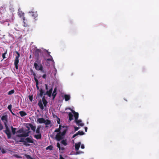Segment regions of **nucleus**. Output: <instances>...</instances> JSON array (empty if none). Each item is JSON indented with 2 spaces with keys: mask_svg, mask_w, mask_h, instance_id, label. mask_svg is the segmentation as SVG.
<instances>
[{
  "mask_svg": "<svg viewBox=\"0 0 159 159\" xmlns=\"http://www.w3.org/2000/svg\"><path fill=\"white\" fill-rule=\"evenodd\" d=\"M18 15L22 19L23 22L25 23V17H24V12L21 11V10L20 8L18 9Z\"/></svg>",
  "mask_w": 159,
  "mask_h": 159,
  "instance_id": "8",
  "label": "nucleus"
},
{
  "mask_svg": "<svg viewBox=\"0 0 159 159\" xmlns=\"http://www.w3.org/2000/svg\"><path fill=\"white\" fill-rule=\"evenodd\" d=\"M3 128V126L0 122V131L2 130Z\"/></svg>",
  "mask_w": 159,
  "mask_h": 159,
  "instance_id": "41",
  "label": "nucleus"
},
{
  "mask_svg": "<svg viewBox=\"0 0 159 159\" xmlns=\"http://www.w3.org/2000/svg\"><path fill=\"white\" fill-rule=\"evenodd\" d=\"M37 60L35 61L34 63H37L38 64H39L40 62V61L39 60V59L36 58Z\"/></svg>",
  "mask_w": 159,
  "mask_h": 159,
  "instance_id": "40",
  "label": "nucleus"
},
{
  "mask_svg": "<svg viewBox=\"0 0 159 159\" xmlns=\"http://www.w3.org/2000/svg\"><path fill=\"white\" fill-rule=\"evenodd\" d=\"M26 128H27V130L28 131H29V130H30V127L28 125V126H26Z\"/></svg>",
  "mask_w": 159,
  "mask_h": 159,
  "instance_id": "50",
  "label": "nucleus"
},
{
  "mask_svg": "<svg viewBox=\"0 0 159 159\" xmlns=\"http://www.w3.org/2000/svg\"><path fill=\"white\" fill-rule=\"evenodd\" d=\"M75 131H77L79 129L80 127H77L76 126H74Z\"/></svg>",
  "mask_w": 159,
  "mask_h": 159,
  "instance_id": "43",
  "label": "nucleus"
},
{
  "mask_svg": "<svg viewBox=\"0 0 159 159\" xmlns=\"http://www.w3.org/2000/svg\"><path fill=\"white\" fill-rule=\"evenodd\" d=\"M13 16H11V19H9V20L10 22H12L13 21Z\"/></svg>",
  "mask_w": 159,
  "mask_h": 159,
  "instance_id": "46",
  "label": "nucleus"
},
{
  "mask_svg": "<svg viewBox=\"0 0 159 159\" xmlns=\"http://www.w3.org/2000/svg\"><path fill=\"white\" fill-rule=\"evenodd\" d=\"M1 120L3 121H5V122H6L7 123V115L3 116H2V117L1 118Z\"/></svg>",
  "mask_w": 159,
  "mask_h": 159,
  "instance_id": "18",
  "label": "nucleus"
},
{
  "mask_svg": "<svg viewBox=\"0 0 159 159\" xmlns=\"http://www.w3.org/2000/svg\"><path fill=\"white\" fill-rule=\"evenodd\" d=\"M53 90V88H51L49 90V91H47L46 93L44 94V95H45L47 94L48 95L49 97H50L51 95V94Z\"/></svg>",
  "mask_w": 159,
  "mask_h": 159,
  "instance_id": "15",
  "label": "nucleus"
},
{
  "mask_svg": "<svg viewBox=\"0 0 159 159\" xmlns=\"http://www.w3.org/2000/svg\"><path fill=\"white\" fill-rule=\"evenodd\" d=\"M62 127L63 129H62V132L57 133L56 135L55 139L58 141H60V140L64 138V136L66 134L67 130V127L63 126H62Z\"/></svg>",
  "mask_w": 159,
  "mask_h": 159,
  "instance_id": "1",
  "label": "nucleus"
},
{
  "mask_svg": "<svg viewBox=\"0 0 159 159\" xmlns=\"http://www.w3.org/2000/svg\"><path fill=\"white\" fill-rule=\"evenodd\" d=\"M39 91H40V93L39 94V95L41 97H42L43 93H44V91L43 90L42 88H41L39 90Z\"/></svg>",
  "mask_w": 159,
  "mask_h": 159,
  "instance_id": "26",
  "label": "nucleus"
},
{
  "mask_svg": "<svg viewBox=\"0 0 159 159\" xmlns=\"http://www.w3.org/2000/svg\"><path fill=\"white\" fill-rule=\"evenodd\" d=\"M15 52L17 54V56L16 57L14 61V65L15 66L16 69V70H17L18 69V65L19 62V58L20 57V54L17 51H15Z\"/></svg>",
  "mask_w": 159,
  "mask_h": 159,
  "instance_id": "5",
  "label": "nucleus"
},
{
  "mask_svg": "<svg viewBox=\"0 0 159 159\" xmlns=\"http://www.w3.org/2000/svg\"><path fill=\"white\" fill-rule=\"evenodd\" d=\"M48 57H49V55H48Z\"/></svg>",
  "mask_w": 159,
  "mask_h": 159,
  "instance_id": "59",
  "label": "nucleus"
},
{
  "mask_svg": "<svg viewBox=\"0 0 159 159\" xmlns=\"http://www.w3.org/2000/svg\"><path fill=\"white\" fill-rule=\"evenodd\" d=\"M38 105L39 106L41 110H43L44 109V107L43 105V103L42 102L41 100H40L39 102L38 103Z\"/></svg>",
  "mask_w": 159,
  "mask_h": 159,
  "instance_id": "19",
  "label": "nucleus"
},
{
  "mask_svg": "<svg viewBox=\"0 0 159 159\" xmlns=\"http://www.w3.org/2000/svg\"><path fill=\"white\" fill-rule=\"evenodd\" d=\"M61 143L62 144L64 145V146H66L67 144L66 139H63L61 141Z\"/></svg>",
  "mask_w": 159,
  "mask_h": 159,
  "instance_id": "28",
  "label": "nucleus"
},
{
  "mask_svg": "<svg viewBox=\"0 0 159 159\" xmlns=\"http://www.w3.org/2000/svg\"><path fill=\"white\" fill-rule=\"evenodd\" d=\"M19 113L21 117H23L27 115V113L24 111H21L19 112Z\"/></svg>",
  "mask_w": 159,
  "mask_h": 159,
  "instance_id": "22",
  "label": "nucleus"
},
{
  "mask_svg": "<svg viewBox=\"0 0 159 159\" xmlns=\"http://www.w3.org/2000/svg\"><path fill=\"white\" fill-rule=\"evenodd\" d=\"M74 116L75 118V120H77L78 119L79 117V113L78 112L74 114Z\"/></svg>",
  "mask_w": 159,
  "mask_h": 159,
  "instance_id": "30",
  "label": "nucleus"
},
{
  "mask_svg": "<svg viewBox=\"0 0 159 159\" xmlns=\"http://www.w3.org/2000/svg\"><path fill=\"white\" fill-rule=\"evenodd\" d=\"M60 159H64L61 155L60 156Z\"/></svg>",
  "mask_w": 159,
  "mask_h": 159,
  "instance_id": "53",
  "label": "nucleus"
},
{
  "mask_svg": "<svg viewBox=\"0 0 159 159\" xmlns=\"http://www.w3.org/2000/svg\"><path fill=\"white\" fill-rule=\"evenodd\" d=\"M4 132L5 133V134L7 135V138L8 139H9L11 138V133L10 132V130H4Z\"/></svg>",
  "mask_w": 159,
  "mask_h": 159,
  "instance_id": "12",
  "label": "nucleus"
},
{
  "mask_svg": "<svg viewBox=\"0 0 159 159\" xmlns=\"http://www.w3.org/2000/svg\"><path fill=\"white\" fill-rule=\"evenodd\" d=\"M15 92V90L14 89H12L9 91L8 93V95H10L14 93Z\"/></svg>",
  "mask_w": 159,
  "mask_h": 159,
  "instance_id": "31",
  "label": "nucleus"
},
{
  "mask_svg": "<svg viewBox=\"0 0 159 159\" xmlns=\"http://www.w3.org/2000/svg\"><path fill=\"white\" fill-rule=\"evenodd\" d=\"M74 122H76L77 125H79L81 126H83L84 125V124L81 123L82 121L80 120H78V119L75 120Z\"/></svg>",
  "mask_w": 159,
  "mask_h": 159,
  "instance_id": "13",
  "label": "nucleus"
},
{
  "mask_svg": "<svg viewBox=\"0 0 159 159\" xmlns=\"http://www.w3.org/2000/svg\"><path fill=\"white\" fill-rule=\"evenodd\" d=\"M5 54H6V53H5L2 54V57H3V59H4L6 58L5 56Z\"/></svg>",
  "mask_w": 159,
  "mask_h": 159,
  "instance_id": "47",
  "label": "nucleus"
},
{
  "mask_svg": "<svg viewBox=\"0 0 159 159\" xmlns=\"http://www.w3.org/2000/svg\"><path fill=\"white\" fill-rule=\"evenodd\" d=\"M37 122L40 124L44 123L45 125H48L51 124V121L49 120H46L43 118H39L37 119Z\"/></svg>",
  "mask_w": 159,
  "mask_h": 159,
  "instance_id": "3",
  "label": "nucleus"
},
{
  "mask_svg": "<svg viewBox=\"0 0 159 159\" xmlns=\"http://www.w3.org/2000/svg\"><path fill=\"white\" fill-rule=\"evenodd\" d=\"M77 154H79V153L78 152H77Z\"/></svg>",
  "mask_w": 159,
  "mask_h": 159,
  "instance_id": "58",
  "label": "nucleus"
},
{
  "mask_svg": "<svg viewBox=\"0 0 159 159\" xmlns=\"http://www.w3.org/2000/svg\"><path fill=\"white\" fill-rule=\"evenodd\" d=\"M29 99L30 101L31 102L33 100V96H29Z\"/></svg>",
  "mask_w": 159,
  "mask_h": 159,
  "instance_id": "42",
  "label": "nucleus"
},
{
  "mask_svg": "<svg viewBox=\"0 0 159 159\" xmlns=\"http://www.w3.org/2000/svg\"><path fill=\"white\" fill-rule=\"evenodd\" d=\"M41 53V50L36 48L34 51V54L35 57L37 59H39V54Z\"/></svg>",
  "mask_w": 159,
  "mask_h": 159,
  "instance_id": "9",
  "label": "nucleus"
},
{
  "mask_svg": "<svg viewBox=\"0 0 159 159\" xmlns=\"http://www.w3.org/2000/svg\"><path fill=\"white\" fill-rule=\"evenodd\" d=\"M42 77L43 79H46V75L45 74H44L42 76Z\"/></svg>",
  "mask_w": 159,
  "mask_h": 159,
  "instance_id": "48",
  "label": "nucleus"
},
{
  "mask_svg": "<svg viewBox=\"0 0 159 159\" xmlns=\"http://www.w3.org/2000/svg\"><path fill=\"white\" fill-rule=\"evenodd\" d=\"M19 142L23 143V144L25 143V139L23 138H21L19 140Z\"/></svg>",
  "mask_w": 159,
  "mask_h": 159,
  "instance_id": "33",
  "label": "nucleus"
},
{
  "mask_svg": "<svg viewBox=\"0 0 159 159\" xmlns=\"http://www.w3.org/2000/svg\"><path fill=\"white\" fill-rule=\"evenodd\" d=\"M60 118H57V123L58 124H60Z\"/></svg>",
  "mask_w": 159,
  "mask_h": 159,
  "instance_id": "45",
  "label": "nucleus"
},
{
  "mask_svg": "<svg viewBox=\"0 0 159 159\" xmlns=\"http://www.w3.org/2000/svg\"><path fill=\"white\" fill-rule=\"evenodd\" d=\"M11 107L12 105L11 104L9 105L7 107L8 109H9V110L11 112Z\"/></svg>",
  "mask_w": 159,
  "mask_h": 159,
  "instance_id": "37",
  "label": "nucleus"
},
{
  "mask_svg": "<svg viewBox=\"0 0 159 159\" xmlns=\"http://www.w3.org/2000/svg\"><path fill=\"white\" fill-rule=\"evenodd\" d=\"M31 72L33 75L34 76V79L36 83V88H37V89L39 90V87L38 86V85L39 84V81H38V79L36 78V74L32 70H31Z\"/></svg>",
  "mask_w": 159,
  "mask_h": 159,
  "instance_id": "10",
  "label": "nucleus"
},
{
  "mask_svg": "<svg viewBox=\"0 0 159 159\" xmlns=\"http://www.w3.org/2000/svg\"><path fill=\"white\" fill-rule=\"evenodd\" d=\"M81 148L82 149H84V145L82 144L81 145Z\"/></svg>",
  "mask_w": 159,
  "mask_h": 159,
  "instance_id": "52",
  "label": "nucleus"
},
{
  "mask_svg": "<svg viewBox=\"0 0 159 159\" xmlns=\"http://www.w3.org/2000/svg\"><path fill=\"white\" fill-rule=\"evenodd\" d=\"M64 149V148L63 147H62L61 148V150H63Z\"/></svg>",
  "mask_w": 159,
  "mask_h": 159,
  "instance_id": "57",
  "label": "nucleus"
},
{
  "mask_svg": "<svg viewBox=\"0 0 159 159\" xmlns=\"http://www.w3.org/2000/svg\"><path fill=\"white\" fill-rule=\"evenodd\" d=\"M27 125L30 126L31 129L33 131V132H34L35 131V129L36 128V126L35 125H34L32 124L31 123L27 124Z\"/></svg>",
  "mask_w": 159,
  "mask_h": 159,
  "instance_id": "11",
  "label": "nucleus"
},
{
  "mask_svg": "<svg viewBox=\"0 0 159 159\" xmlns=\"http://www.w3.org/2000/svg\"><path fill=\"white\" fill-rule=\"evenodd\" d=\"M41 128V126H38L36 130H35L36 133V134H41L40 132V129Z\"/></svg>",
  "mask_w": 159,
  "mask_h": 159,
  "instance_id": "24",
  "label": "nucleus"
},
{
  "mask_svg": "<svg viewBox=\"0 0 159 159\" xmlns=\"http://www.w3.org/2000/svg\"><path fill=\"white\" fill-rule=\"evenodd\" d=\"M11 129L12 132L13 134H15L16 133V128H13L12 126H11Z\"/></svg>",
  "mask_w": 159,
  "mask_h": 159,
  "instance_id": "29",
  "label": "nucleus"
},
{
  "mask_svg": "<svg viewBox=\"0 0 159 159\" xmlns=\"http://www.w3.org/2000/svg\"><path fill=\"white\" fill-rule=\"evenodd\" d=\"M84 129H85V131L86 132L87 131V127H85L84 128Z\"/></svg>",
  "mask_w": 159,
  "mask_h": 159,
  "instance_id": "55",
  "label": "nucleus"
},
{
  "mask_svg": "<svg viewBox=\"0 0 159 159\" xmlns=\"http://www.w3.org/2000/svg\"><path fill=\"white\" fill-rule=\"evenodd\" d=\"M42 101L44 107H46L48 103V102L45 99L44 96H43L42 98Z\"/></svg>",
  "mask_w": 159,
  "mask_h": 159,
  "instance_id": "21",
  "label": "nucleus"
},
{
  "mask_svg": "<svg viewBox=\"0 0 159 159\" xmlns=\"http://www.w3.org/2000/svg\"><path fill=\"white\" fill-rule=\"evenodd\" d=\"M45 86L46 89L48 90V85L47 84H45Z\"/></svg>",
  "mask_w": 159,
  "mask_h": 159,
  "instance_id": "54",
  "label": "nucleus"
},
{
  "mask_svg": "<svg viewBox=\"0 0 159 159\" xmlns=\"http://www.w3.org/2000/svg\"><path fill=\"white\" fill-rule=\"evenodd\" d=\"M57 147L59 148V150H61V148L60 144L59 143H57Z\"/></svg>",
  "mask_w": 159,
  "mask_h": 159,
  "instance_id": "39",
  "label": "nucleus"
},
{
  "mask_svg": "<svg viewBox=\"0 0 159 159\" xmlns=\"http://www.w3.org/2000/svg\"><path fill=\"white\" fill-rule=\"evenodd\" d=\"M79 135V134L78 133V132H77V133H76L75 134H74L72 136V138H74L75 137Z\"/></svg>",
  "mask_w": 159,
  "mask_h": 159,
  "instance_id": "44",
  "label": "nucleus"
},
{
  "mask_svg": "<svg viewBox=\"0 0 159 159\" xmlns=\"http://www.w3.org/2000/svg\"><path fill=\"white\" fill-rule=\"evenodd\" d=\"M79 135H83L84 134V133L82 131H79L78 132Z\"/></svg>",
  "mask_w": 159,
  "mask_h": 159,
  "instance_id": "38",
  "label": "nucleus"
},
{
  "mask_svg": "<svg viewBox=\"0 0 159 159\" xmlns=\"http://www.w3.org/2000/svg\"><path fill=\"white\" fill-rule=\"evenodd\" d=\"M0 151L3 154L5 153L6 152V150L3 148H2L0 147Z\"/></svg>",
  "mask_w": 159,
  "mask_h": 159,
  "instance_id": "34",
  "label": "nucleus"
},
{
  "mask_svg": "<svg viewBox=\"0 0 159 159\" xmlns=\"http://www.w3.org/2000/svg\"><path fill=\"white\" fill-rule=\"evenodd\" d=\"M39 91H40V93L39 94V95L41 97H42L43 93H44V91L43 90L42 88H41L39 90Z\"/></svg>",
  "mask_w": 159,
  "mask_h": 159,
  "instance_id": "27",
  "label": "nucleus"
},
{
  "mask_svg": "<svg viewBox=\"0 0 159 159\" xmlns=\"http://www.w3.org/2000/svg\"><path fill=\"white\" fill-rule=\"evenodd\" d=\"M61 127H62L61 125H60L59 126V128L56 129L55 130L54 132H57V133H59V132H60V130L61 129Z\"/></svg>",
  "mask_w": 159,
  "mask_h": 159,
  "instance_id": "23",
  "label": "nucleus"
},
{
  "mask_svg": "<svg viewBox=\"0 0 159 159\" xmlns=\"http://www.w3.org/2000/svg\"><path fill=\"white\" fill-rule=\"evenodd\" d=\"M30 13L31 15L34 19L37 20V18L38 17V15L37 11H35L34 9H32L29 12Z\"/></svg>",
  "mask_w": 159,
  "mask_h": 159,
  "instance_id": "7",
  "label": "nucleus"
},
{
  "mask_svg": "<svg viewBox=\"0 0 159 159\" xmlns=\"http://www.w3.org/2000/svg\"><path fill=\"white\" fill-rule=\"evenodd\" d=\"M34 66L35 69L37 70H40L43 73H44L43 70V68L42 65L41 63L38 64L37 63H34Z\"/></svg>",
  "mask_w": 159,
  "mask_h": 159,
  "instance_id": "6",
  "label": "nucleus"
},
{
  "mask_svg": "<svg viewBox=\"0 0 159 159\" xmlns=\"http://www.w3.org/2000/svg\"><path fill=\"white\" fill-rule=\"evenodd\" d=\"M57 88L55 87L53 92L52 93V96L53 97L52 99H54L55 98V97L56 95H57Z\"/></svg>",
  "mask_w": 159,
  "mask_h": 159,
  "instance_id": "16",
  "label": "nucleus"
},
{
  "mask_svg": "<svg viewBox=\"0 0 159 159\" xmlns=\"http://www.w3.org/2000/svg\"><path fill=\"white\" fill-rule=\"evenodd\" d=\"M52 148H53V147L51 145H50V146H48V147H47L46 148V149L47 150L49 149L50 150H51L52 149Z\"/></svg>",
  "mask_w": 159,
  "mask_h": 159,
  "instance_id": "35",
  "label": "nucleus"
},
{
  "mask_svg": "<svg viewBox=\"0 0 159 159\" xmlns=\"http://www.w3.org/2000/svg\"><path fill=\"white\" fill-rule=\"evenodd\" d=\"M11 113H12V115H13V116H16V114H15V113H13L12 112V111H11Z\"/></svg>",
  "mask_w": 159,
  "mask_h": 159,
  "instance_id": "56",
  "label": "nucleus"
},
{
  "mask_svg": "<svg viewBox=\"0 0 159 159\" xmlns=\"http://www.w3.org/2000/svg\"><path fill=\"white\" fill-rule=\"evenodd\" d=\"M4 125H5V127L6 129L5 130H10L8 127V126L7 125V123H6V122H4Z\"/></svg>",
  "mask_w": 159,
  "mask_h": 159,
  "instance_id": "36",
  "label": "nucleus"
},
{
  "mask_svg": "<svg viewBox=\"0 0 159 159\" xmlns=\"http://www.w3.org/2000/svg\"><path fill=\"white\" fill-rule=\"evenodd\" d=\"M81 144V143L80 142L78 143H75V149L77 151L79 149Z\"/></svg>",
  "mask_w": 159,
  "mask_h": 159,
  "instance_id": "14",
  "label": "nucleus"
},
{
  "mask_svg": "<svg viewBox=\"0 0 159 159\" xmlns=\"http://www.w3.org/2000/svg\"><path fill=\"white\" fill-rule=\"evenodd\" d=\"M71 111L73 113V114H74H74H75V113H76L77 112H75V111L73 110H71Z\"/></svg>",
  "mask_w": 159,
  "mask_h": 159,
  "instance_id": "49",
  "label": "nucleus"
},
{
  "mask_svg": "<svg viewBox=\"0 0 159 159\" xmlns=\"http://www.w3.org/2000/svg\"><path fill=\"white\" fill-rule=\"evenodd\" d=\"M70 98V96L69 95L65 94L64 95V98L66 101H67L69 100Z\"/></svg>",
  "mask_w": 159,
  "mask_h": 159,
  "instance_id": "20",
  "label": "nucleus"
},
{
  "mask_svg": "<svg viewBox=\"0 0 159 159\" xmlns=\"http://www.w3.org/2000/svg\"><path fill=\"white\" fill-rule=\"evenodd\" d=\"M35 141L32 138V136H30L29 137H27L25 139V143L24 145L26 146H29L30 144L28 143H34V141Z\"/></svg>",
  "mask_w": 159,
  "mask_h": 159,
  "instance_id": "4",
  "label": "nucleus"
},
{
  "mask_svg": "<svg viewBox=\"0 0 159 159\" xmlns=\"http://www.w3.org/2000/svg\"><path fill=\"white\" fill-rule=\"evenodd\" d=\"M35 134L34 136V137L37 139H41L42 135L41 134Z\"/></svg>",
  "mask_w": 159,
  "mask_h": 159,
  "instance_id": "17",
  "label": "nucleus"
},
{
  "mask_svg": "<svg viewBox=\"0 0 159 159\" xmlns=\"http://www.w3.org/2000/svg\"><path fill=\"white\" fill-rule=\"evenodd\" d=\"M50 58H48L46 60V61H51L52 62H54V60L52 58V56L51 55H50L49 56Z\"/></svg>",
  "mask_w": 159,
  "mask_h": 159,
  "instance_id": "32",
  "label": "nucleus"
},
{
  "mask_svg": "<svg viewBox=\"0 0 159 159\" xmlns=\"http://www.w3.org/2000/svg\"><path fill=\"white\" fill-rule=\"evenodd\" d=\"M47 127V126H46L45 127Z\"/></svg>",
  "mask_w": 159,
  "mask_h": 159,
  "instance_id": "60",
  "label": "nucleus"
},
{
  "mask_svg": "<svg viewBox=\"0 0 159 159\" xmlns=\"http://www.w3.org/2000/svg\"><path fill=\"white\" fill-rule=\"evenodd\" d=\"M46 52H47L48 53V55H49V56H50V55H50V52H48V50H46Z\"/></svg>",
  "mask_w": 159,
  "mask_h": 159,
  "instance_id": "51",
  "label": "nucleus"
},
{
  "mask_svg": "<svg viewBox=\"0 0 159 159\" xmlns=\"http://www.w3.org/2000/svg\"><path fill=\"white\" fill-rule=\"evenodd\" d=\"M30 132V131H28L26 132L25 131L23 128L20 129L18 130L16 132V133L18 134L17 136L19 138L26 137L29 136V134Z\"/></svg>",
  "mask_w": 159,
  "mask_h": 159,
  "instance_id": "2",
  "label": "nucleus"
},
{
  "mask_svg": "<svg viewBox=\"0 0 159 159\" xmlns=\"http://www.w3.org/2000/svg\"><path fill=\"white\" fill-rule=\"evenodd\" d=\"M68 115L69 120L70 121L73 119V115L71 112H69Z\"/></svg>",
  "mask_w": 159,
  "mask_h": 159,
  "instance_id": "25",
  "label": "nucleus"
}]
</instances>
